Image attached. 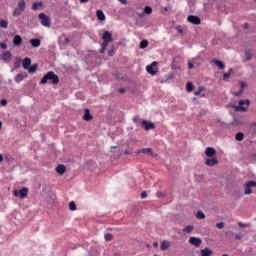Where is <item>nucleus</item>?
Returning a JSON list of instances; mask_svg holds the SVG:
<instances>
[{
	"label": "nucleus",
	"instance_id": "f257e3e1",
	"mask_svg": "<svg viewBox=\"0 0 256 256\" xmlns=\"http://www.w3.org/2000/svg\"><path fill=\"white\" fill-rule=\"evenodd\" d=\"M50 83L51 85H59V76L53 71L47 72L40 81V85H46Z\"/></svg>",
	"mask_w": 256,
	"mask_h": 256
},
{
	"label": "nucleus",
	"instance_id": "f03ea898",
	"mask_svg": "<svg viewBox=\"0 0 256 256\" xmlns=\"http://www.w3.org/2000/svg\"><path fill=\"white\" fill-rule=\"evenodd\" d=\"M251 105V101L249 99L246 100H240L238 102V106H235V111H240L241 113H245L247 111V108Z\"/></svg>",
	"mask_w": 256,
	"mask_h": 256
},
{
	"label": "nucleus",
	"instance_id": "7ed1b4c3",
	"mask_svg": "<svg viewBox=\"0 0 256 256\" xmlns=\"http://www.w3.org/2000/svg\"><path fill=\"white\" fill-rule=\"evenodd\" d=\"M13 195H14V197H20V199H25V197H27V195H29V188L23 187L20 190H14Z\"/></svg>",
	"mask_w": 256,
	"mask_h": 256
},
{
	"label": "nucleus",
	"instance_id": "20e7f679",
	"mask_svg": "<svg viewBox=\"0 0 256 256\" xmlns=\"http://www.w3.org/2000/svg\"><path fill=\"white\" fill-rule=\"evenodd\" d=\"M38 17L43 27H51V19L49 18V16L45 15V13H40Z\"/></svg>",
	"mask_w": 256,
	"mask_h": 256
},
{
	"label": "nucleus",
	"instance_id": "39448f33",
	"mask_svg": "<svg viewBox=\"0 0 256 256\" xmlns=\"http://www.w3.org/2000/svg\"><path fill=\"white\" fill-rule=\"evenodd\" d=\"M251 187H256L255 181H248L245 183L244 195H251V193H253V190H251Z\"/></svg>",
	"mask_w": 256,
	"mask_h": 256
},
{
	"label": "nucleus",
	"instance_id": "423d86ee",
	"mask_svg": "<svg viewBox=\"0 0 256 256\" xmlns=\"http://www.w3.org/2000/svg\"><path fill=\"white\" fill-rule=\"evenodd\" d=\"M187 21L189 23H192V25H201V18H199L198 16H195V15H189L187 17Z\"/></svg>",
	"mask_w": 256,
	"mask_h": 256
},
{
	"label": "nucleus",
	"instance_id": "0eeeda50",
	"mask_svg": "<svg viewBox=\"0 0 256 256\" xmlns=\"http://www.w3.org/2000/svg\"><path fill=\"white\" fill-rule=\"evenodd\" d=\"M104 43H113V35L109 31H105L102 35Z\"/></svg>",
	"mask_w": 256,
	"mask_h": 256
},
{
	"label": "nucleus",
	"instance_id": "6e6552de",
	"mask_svg": "<svg viewBox=\"0 0 256 256\" xmlns=\"http://www.w3.org/2000/svg\"><path fill=\"white\" fill-rule=\"evenodd\" d=\"M154 67H157V62H153L151 65H148L146 67L147 73H149L150 75H157V70H155Z\"/></svg>",
	"mask_w": 256,
	"mask_h": 256
},
{
	"label": "nucleus",
	"instance_id": "1a4fd4ad",
	"mask_svg": "<svg viewBox=\"0 0 256 256\" xmlns=\"http://www.w3.org/2000/svg\"><path fill=\"white\" fill-rule=\"evenodd\" d=\"M189 243L191 245H195V247H199L201 245V243H203V241L201 240V238H197L195 236H192L189 238Z\"/></svg>",
	"mask_w": 256,
	"mask_h": 256
},
{
	"label": "nucleus",
	"instance_id": "9d476101",
	"mask_svg": "<svg viewBox=\"0 0 256 256\" xmlns=\"http://www.w3.org/2000/svg\"><path fill=\"white\" fill-rule=\"evenodd\" d=\"M23 44V38H21V35H15L13 38V45L15 47H21Z\"/></svg>",
	"mask_w": 256,
	"mask_h": 256
},
{
	"label": "nucleus",
	"instance_id": "9b49d317",
	"mask_svg": "<svg viewBox=\"0 0 256 256\" xmlns=\"http://www.w3.org/2000/svg\"><path fill=\"white\" fill-rule=\"evenodd\" d=\"M142 127H144L145 131H149L151 129H155V124L153 122H147V120H144L142 122Z\"/></svg>",
	"mask_w": 256,
	"mask_h": 256
},
{
	"label": "nucleus",
	"instance_id": "f8f14e48",
	"mask_svg": "<svg viewBox=\"0 0 256 256\" xmlns=\"http://www.w3.org/2000/svg\"><path fill=\"white\" fill-rule=\"evenodd\" d=\"M219 163V160L217 158H210L205 161V165L208 167H215Z\"/></svg>",
	"mask_w": 256,
	"mask_h": 256
},
{
	"label": "nucleus",
	"instance_id": "ddd939ff",
	"mask_svg": "<svg viewBox=\"0 0 256 256\" xmlns=\"http://www.w3.org/2000/svg\"><path fill=\"white\" fill-rule=\"evenodd\" d=\"M217 150H215V148L213 147H208L205 150V155L206 157H213L214 155H216Z\"/></svg>",
	"mask_w": 256,
	"mask_h": 256
},
{
	"label": "nucleus",
	"instance_id": "4468645a",
	"mask_svg": "<svg viewBox=\"0 0 256 256\" xmlns=\"http://www.w3.org/2000/svg\"><path fill=\"white\" fill-rule=\"evenodd\" d=\"M170 247H171V243L167 240L162 241L160 244L161 251H167V249H169Z\"/></svg>",
	"mask_w": 256,
	"mask_h": 256
},
{
	"label": "nucleus",
	"instance_id": "2eb2a0df",
	"mask_svg": "<svg viewBox=\"0 0 256 256\" xmlns=\"http://www.w3.org/2000/svg\"><path fill=\"white\" fill-rule=\"evenodd\" d=\"M84 121H93V116L91 115V112L89 109L84 110V116H83Z\"/></svg>",
	"mask_w": 256,
	"mask_h": 256
},
{
	"label": "nucleus",
	"instance_id": "dca6fc26",
	"mask_svg": "<svg viewBox=\"0 0 256 256\" xmlns=\"http://www.w3.org/2000/svg\"><path fill=\"white\" fill-rule=\"evenodd\" d=\"M136 153H144V155H151L153 156V149L151 148H143V149H140V150H137Z\"/></svg>",
	"mask_w": 256,
	"mask_h": 256
},
{
	"label": "nucleus",
	"instance_id": "f3484780",
	"mask_svg": "<svg viewBox=\"0 0 256 256\" xmlns=\"http://www.w3.org/2000/svg\"><path fill=\"white\" fill-rule=\"evenodd\" d=\"M22 67L23 69H28L29 67H31V58H24L22 60Z\"/></svg>",
	"mask_w": 256,
	"mask_h": 256
},
{
	"label": "nucleus",
	"instance_id": "a211bd4d",
	"mask_svg": "<svg viewBox=\"0 0 256 256\" xmlns=\"http://www.w3.org/2000/svg\"><path fill=\"white\" fill-rule=\"evenodd\" d=\"M30 45L33 47H41V40L39 38L36 39H30L29 41Z\"/></svg>",
	"mask_w": 256,
	"mask_h": 256
},
{
	"label": "nucleus",
	"instance_id": "6ab92c4d",
	"mask_svg": "<svg viewBox=\"0 0 256 256\" xmlns=\"http://www.w3.org/2000/svg\"><path fill=\"white\" fill-rule=\"evenodd\" d=\"M26 77H27L26 73H19L15 77V82L16 83H21V81H23V79H25Z\"/></svg>",
	"mask_w": 256,
	"mask_h": 256
},
{
	"label": "nucleus",
	"instance_id": "aec40b11",
	"mask_svg": "<svg viewBox=\"0 0 256 256\" xmlns=\"http://www.w3.org/2000/svg\"><path fill=\"white\" fill-rule=\"evenodd\" d=\"M201 256H211L213 255V250L209 249V248H204L200 251Z\"/></svg>",
	"mask_w": 256,
	"mask_h": 256
},
{
	"label": "nucleus",
	"instance_id": "412c9836",
	"mask_svg": "<svg viewBox=\"0 0 256 256\" xmlns=\"http://www.w3.org/2000/svg\"><path fill=\"white\" fill-rule=\"evenodd\" d=\"M96 17L99 21H105V13H103V10H97Z\"/></svg>",
	"mask_w": 256,
	"mask_h": 256
},
{
	"label": "nucleus",
	"instance_id": "4be33fe9",
	"mask_svg": "<svg viewBox=\"0 0 256 256\" xmlns=\"http://www.w3.org/2000/svg\"><path fill=\"white\" fill-rule=\"evenodd\" d=\"M66 171V168H65V165L63 164H60L56 167V172L59 174V175H63Z\"/></svg>",
	"mask_w": 256,
	"mask_h": 256
},
{
	"label": "nucleus",
	"instance_id": "5701e85b",
	"mask_svg": "<svg viewBox=\"0 0 256 256\" xmlns=\"http://www.w3.org/2000/svg\"><path fill=\"white\" fill-rule=\"evenodd\" d=\"M25 7H26L25 0H20L18 2L17 9H19L20 11H25Z\"/></svg>",
	"mask_w": 256,
	"mask_h": 256
},
{
	"label": "nucleus",
	"instance_id": "b1692460",
	"mask_svg": "<svg viewBox=\"0 0 256 256\" xmlns=\"http://www.w3.org/2000/svg\"><path fill=\"white\" fill-rule=\"evenodd\" d=\"M3 61H11V52L7 51L2 54Z\"/></svg>",
	"mask_w": 256,
	"mask_h": 256
},
{
	"label": "nucleus",
	"instance_id": "393cba45",
	"mask_svg": "<svg viewBox=\"0 0 256 256\" xmlns=\"http://www.w3.org/2000/svg\"><path fill=\"white\" fill-rule=\"evenodd\" d=\"M213 63L219 69H225V64L223 62H221V60H214Z\"/></svg>",
	"mask_w": 256,
	"mask_h": 256
},
{
	"label": "nucleus",
	"instance_id": "a878e982",
	"mask_svg": "<svg viewBox=\"0 0 256 256\" xmlns=\"http://www.w3.org/2000/svg\"><path fill=\"white\" fill-rule=\"evenodd\" d=\"M235 139H236V141H243V139H245V134H243V132H238L235 135Z\"/></svg>",
	"mask_w": 256,
	"mask_h": 256
},
{
	"label": "nucleus",
	"instance_id": "bb28decb",
	"mask_svg": "<svg viewBox=\"0 0 256 256\" xmlns=\"http://www.w3.org/2000/svg\"><path fill=\"white\" fill-rule=\"evenodd\" d=\"M147 47H149V41L147 40H142L140 42V49H147Z\"/></svg>",
	"mask_w": 256,
	"mask_h": 256
},
{
	"label": "nucleus",
	"instance_id": "cd10ccee",
	"mask_svg": "<svg viewBox=\"0 0 256 256\" xmlns=\"http://www.w3.org/2000/svg\"><path fill=\"white\" fill-rule=\"evenodd\" d=\"M194 229H195V227H193V226H191V225H188V226L184 227V228L182 229V231H183L184 233H191Z\"/></svg>",
	"mask_w": 256,
	"mask_h": 256
},
{
	"label": "nucleus",
	"instance_id": "c85d7f7f",
	"mask_svg": "<svg viewBox=\"0 0 256 256\" xmlns=\"http://www.w3.org/2000/svg\"><path fill=\"white\" fill-rule=\"evenodd\" d=\"M38 7H43V2H35V3H33L32 10L33 11H37Z\"/></svg>",
	"mask_w": 256,
	"mask_h": 256
},
{
	"label": "nucleus",
	"instance_id": "c756f323",
	"mask_svg": "<svg viewBox=\"0 0 256 256\" xmlns=\"http://www.w3.org/2000/svg\"><path fill=\"white\" fill-rule=\"evenodd\" d=\"M0 27L2 29H7V27H9V22H7L6 20H0Z\"/></svg>",
	"mask_w": 256,
	"mask_h": 256
},
{
	"label": "nucleus",
	"instance_id": "7c9ffc66",
	"mask_svg": "<svg viewBox=\"0 0 256 256\" xmlns=\"http://www.w3.org/2000/svg\"><path fill=\"white\" fill-rule=\"evenodd\" d=\"M193 89H194L193 83L187 82V84H186V91L188 93H191V91H193Z\"/></svg>",
	"mask_w": 256,
	"mask_h": 256
},
{
	"label": "nucleus",
	"instance_id": "2f4dec72",
	"mask_svg": "<svg viewBox=\"0 0 256 256\" xmlns=\"http://www.w3.org/2000/svg\"><path fill=\"white\" fill-rule=\"evenodd\" d=\"M133 121L136 125H143V121H145V120H141V118H139V116H136L133 118Z\"/></svg>",
	"mask_w": 256,
	"mask_h": 256
},
{
	"label": "nucleus",
	"instance_id": "473e14b6",
	"mask_svg": "<svg viewBox=\"0 0 256 256\" xmlns=\"http://www.w3.org/2000/svg\"><path fill=\"white\" fill-rule=\"evenodd\" d=\"M37 64H33L32 66H29L28 68V73H35V71H37Z\"/></svg>",
	"mask_w": 256,
	"mask_h": 256
},
{
	"label": "nucleus",
	"instance_id": "72a5a7b5",
	"mask_svg": "<svg viewBox=\"0 0 256 256\" xmlns=\"http://www.w3.org/2000/svg\"><path fill=\"white\" fill-rule=\"evenodd\" d=\"M144 13L146 15H151V13H153V8H151L150 6H145Z\"/></svg>",
	"mask_w": 256,
	"mask_h": 256
},
{
	"label": "nucleus",
	"instance_id": "f704fd0d",
	"mask_svg": "<svg viewBox=\"0 0 256 256\" xmlns=\"http://www.w3.org/2000/svg\"><path fill=\"white\" fill-rule=\"evenodd\" d=\"M21 13H23L22 10H20L19 8H15L13 12V17H20Z\"/></svg>",
	"mask_w": 256,
	"mask_h": 256
},
{
	"label": "nucleus",
	"instance_id": "c9c22d12",
	"mask_svg": "<svg viewBox=\"0 0 256 256\" xmlns=\"http://www.w3.org/2000/svg\"><path fill=\"white\" fill-rule=\"evenodd\" d=\"M14 67H15V69H19V67H21V58H16L15 59Z\"/></svg>",
	"mask_w": 256,
	"mask_h": 256
},
{
	"label": "nucleus",
	"instance_id": "e433bc0d",
	"mask_svg": "<svg viewBox=\"0 0 256 256\" xmlns=\"http://www.w3.org/2000/svg\"><path fill=\"white\" fill-rule=\"evenodd\" d=\"M69 209L70 211H76L77 210V205L75 204V202H70L69 203Z\"/></svg>",
	"mask_w": 256,
	"mask_h": 256
},
{
	"label": "nucleus",
	"instance_id": "4c0bfd02",
	"mask_svg": "<svg viewBox=\"0 0 256 256\" xmlns=\"http://www.w3.org/2000/svg\"><path fill=\"white\" fill-rule=\"evenodd\" d=\"M105 241H113V234L107 233L105 234Z\"/></svg>",
	"mask_w": 256,
	"mask_h": 256
},
{
	"label": "nucleus",
	"instance_id": "58836bf2",
	"mask_svg": "<svg viewBox=\"0 0 256 256\" xmlns=\"http://www.w3.org/2000/svg\"><path fill=\"white\" fill-rule=\"evenodd\" d=\"M109 45V42H103L101 45V53H103L106 49L107 46Z\"/></svg>",
	"mask_w": 256,
	"mask_h": 256
},
{
	"label": "nucleus",
	"instance_id": "ea45409f",
	"mask_svg": "<svg viewBox=\"0 0 256 256\" xmlns=\"http://www.w3.org/2000/svg\"><path fill=\"white\" fill-rule=\"evenodd\" d=\"M196 217L198 219H205V213H203L201 211H198L197 214H196Z\"/></svg>",
	"mask_w": 256,
	"mask_h": 256
},
{
	"label": "nucleus",
	"instance_id": "a19ab883",
	"mask_svg": "<svg viewBox=\"0 0 256 256\" xmlns=\"http://www.w3.org/2000/svg\"><path fill=\"white\" fill-rule=\"evenodd\" d=\"M231 71H233V68H230L229 72L223 74L224 79H229V77H231Z\"/></svg>",
	"mask_w": 256,
	"mask_h": 256
},
{
	"label": "nucleus",
	"instance_id": "79ce46f5",
	"mask_svg": "<svg viewBox=\"0 0 256 256\" xmlns=\"http://www.w3.org/2000/svg\"><path fill=\"white\" fill-rule=\"evenodd\" d=\"M245 55H246V57H247V61H251V59H252V54H251L250 50H247V51L245 52Z\"/></svg>",
	"mask_w": 256,
	"mask_h": 256
},
{
	"label": "nucleus",
	"instance_id": "37998d69",
	"mask_svg": "<svg viewBox=\"0 0 256 256\" xmlns=\"http://www.w3.org/2000/svg\"><path fill=\"white\" fill-rule=\"evenodd\" d=\"M216 227H217V229H223V227H225V222L216 223Z\"/></svg>",
	"mask_w": 256,
	"mask_h": 256
},
{
	"label": "nucleus",
	"instance_id": "c03bdc74",
	"mask_svg": "<svg viewBox=\"0 0 256 256\" xmlns=\"http://www.w3.org/2000/svg\"><path fill=\"white\" fill-rule=\"evenodd\" d=\"M203 93V87H200L197 91L194 92V95L199 96Z\"/></svg>",
	"mask_w": 256,
	"mask_h": 256
},
{
	"label": "nucleus",
	"instance_id": "a18cd8bd",
	"mask_svg": "<svg viewBox=\"0 0 256 256\" xmlns=\"http://www.w3.org/2000/svg\"><path fill=\"white\" fill-rule=\"evenodd\" d=\"M0 104L2 105V107H5V105H7V99H1Z\"/></svg>",
	"mask_w": 256,
	"mask_h": 256
},
{
	"label": "nucleus",
	"instance_id": "49530a36",
	"mask_svg": "<svg viewBox=\"0 0 256 256\" xmlns=\"http://www.w3.org/2000/svg\"><path fill=\"white\" fill-rule=\"evenodd\" d=\"M238 225L241 228L249 227V224H244L243 222H239Z\"/></svg>",
	"mask_w": 256,
	"mask_h": 256
},
{
	"label": "nucleus",
	"instance_id": "de8ad7c7",
	"mask_svg": "<svg viewBox=\"0 0 256 256\" xmlns=\"http://www.w3.org/2000/svg\"><path fill=\"white\" fill-rule=\"evenodd\" d=\"M140 197H141V199H146V197H147V192H141V194H140Z\"/></svg>",
	"mask_w": 256,
	"mask_h": 256
},
{
	"label": "nucleus",
	"instance_id": "09e8293b",
	"mask_svg": "<svg viewBox=\"0 0 256 256\" xmlns=\"http://www.w3.org/2000/svg\"><path fill=\"white\" fill-rule=\"evenodd\" d=\"M71 43V40L69 38L64 39V45H69Z\"/></svg>",
	"mask_w": 256,
	"mask_h": 256
},
{
	"label": "nucleus",
	"instance_id": "8fccbe9b",
	"mask_svg": "<svg viewBox=\"0 0 256 256\" xmlns=\"http://www.w3.org/2000/svg\"><path fill=\"white\" fill-rule=\"evenodd\" d=\"M0 47H1L2 49H7V44L4 43V42H2V43H0Z\"/></svg>",
	"mask_w": 256,
	"mask_h": 256
},
{
	"label": "nucleus",
	"instance_id": "3c124183",
	"mask_svg": "<svg viewBox=\"0 0 256 256\" xmlns=\"http://www.w3.org/2000/svg\"><path fill=\"white\" fill-rule=\"evenodd\" d=\"M122 5H127V0H118Z\"/></svg>",
	"mask_w": 256,
	"mask_h": 256
},
{
	"label": "nucleus",
	"instance_id": "603ef678",
	"mask_svg": "<svg viewBox=\"0 0 256 256\" xmlns=\"http://www.w3.org/2000/svg\"><path fill=\"white\" fill-rule=\"evenodd\" d=\"M193 67H194L193 63L189 62L188 63V69H193Z\"/></svg>",
	"mask_w": 256,
	"mask_h": 256
},
{
	"label": "nucleus",
	"instance_id": "864d4df0",
	"mask_svg": "<svg viewBox=\"0 0 256 256\" xmlns=\"http://www.w3.org/2000/svg\"><path fill=\"white\" fill-rule=\"evenodd\" d=\"M241 93H243L242 90H240L239 92L235 93V96H236V97H239V96H241Z\"/></svg>",
	"mask_w": 256,
	"mask_h": 256
},
{
	"label": "nucleus",
	"instance_id": "5fc2aeb1",
	"mask_svg": "<svg viewBox=\"0 0 256 256\" xmlns=\"http://www.w3.org/2000/svg\"><path fill=\"white\" fill-rule=\"evenodd\" d=\"M153 247H155V248H157V247H159V243L158 242H153Z\"/></svg>",
	"mask_w": 256,
	"mask_h": 256
},
{
	"label": "nucleus",
	"instance_id": "6e6d98bb",
	"mask_svg": "<svg viewBox=\"0 0 256 256\" xmlns=\"http://www.w3.org/2000/svg\"><path fill=\"white\" fill-rule=\"evenodd\" d=\"M119 93H121V94L125 93V89L120 88V89H119Z\"/></svg>",
	"mask_w": 256,
	"mask_h": 256
},
{
	"label": "nucleus",
	"instance_id": "4d7b16f0",
	"mask_svg": "<svg viewBox=\"0 0 256 256\" xmlns=\"http://www.w3.org/2000/svg\"><path fill=\"white\" fill-rule=\"evenodd\" d=\"M235 239H241V234H236Z\"/></svg>",
	"mask_w": 256,
	"mask_h": 256
},
{
	"label": "nucleus",
	"instance_id": "13d9d810",
	"mask_svg": "<svg viewBox=\"0 0 256 256\" xmlns=\"http://www.w3.org/2000/svg\"><path fill=\"white\" fill-rule=\"evenodd\" d=\"M80 3H89V0H80Z\"/></svg>",
	"mask_w": 256,
	"mask_h": 256
},
{
	"label": "nucleus",
	"instance_id": "bf43d9fd",
	"mask_svg": "<svg viewBox=\"0 0 256 256\" xmlns=\"http://www.w3.org/2000/svg\"><path fill=\"white\" fill-rule=\"evenodd\" d=\"M0 163H3V155L0 154Z\"/></svg>",
	"mask_w": 256,
	"mask_h": 256
},
{
	"label": "nucleus",
	"instance_id": "052dcab7",
	"mask_svg": "<svg viewBox=\"0 0 256 256\" xmlns=\"http://www.w3.org/2000/svg\"><path fill=\"white\" fill-rule=\"evenodd\" d=\"M179 33H183V30H179Z\"/></svg>",
	"mask_w": 256,
	"mask_h": 256
},
{
	"label": "nucleus",
	"instance_id": "680f3d73",
	"mask_svg": "<svg viewBox=\"0 0 256 256\" xmlns=\"http://www.w3.org/2000/svg\"><path fill=\"white\" fill-rule=\"evenodd\" d=\"M222 256H229V255H227V254H224V255H222Z\"/></svg>",
	"mask_w": 256,
	"mask_h": 256
},
{
	"label": "nucleus",
	"instance_id": "e2e57ef3",
	"mask_svg": "<svg viewBox=\"0 0 256 256\" xmlns=\"http://www.w3.org/2000/svg\"><path fill=\"white\" fill-rule=\"evenodd\" d=\"M245 28L247 29V24H245Z\"/></svg>",
	"mask_w": 256,
	"mask_h": 256
}]
</instances>
